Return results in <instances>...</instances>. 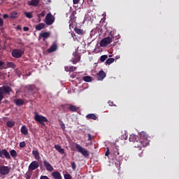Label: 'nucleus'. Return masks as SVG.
<instances>
[{
	"mask_svg": "<svg viewBox=\"0 0 179 179\" xmlns=\"http://www.w3.org/2000/svg\"><path fill=\"white\" fill-rule=\"evenodd\" d=\"M140 138L138 137V136L135 134H131L129 141L130 142H136L137 145H135V148H145L148 145H149L150 141H149V138H148V134L145 131H141L140 133ZM138 139H139L138 141Z\"/></svg>",
	"mask_w": 179,
	"mask_h": 179,
	"instance_id": "1",
	"label": "nucleus"
},
{
	"mask_svg": "<svg viewBox=\"0 0 179 179\" xmlns=\"http://www.w3.org/2000/svg\"><path fill=\"white\" fill-rule=\"evenodd\" d=\"M114 38H115V35L114 33L110 32L109 36L106 38H103L100 42L101 47H107L108 44H111L113 41H114Z\"/></svg>",
	"mask_w": 179,
	"mask_h": 179,
	"instance_id": "2",
	"label": "nucleus"
},
{
	"mask_svg": "<svg viewBox=\"0 0 179 179\" xmlns=\"http://www.w3.org/2000/svg\"><path fill=\"white\" fill-rule=\"evenodd\" d=\"M12 92V88L9 86H3L0 87V106L1 104L2 100L5 97L4 94H9Z\"/></svg>",
	"mask_w": 179,
	"mask_h": 179,
	"instance_id": "3",
	"label": "nucleus"
},
{
	"mask_svg": "<svg viewBox=\"0 0 179 179\" xmlns=\"http://www.w3.org/2000/svg\"><path fill=\"white\" fill-rule=\"evenodd\" d=\"M34 120L35 121L39 122V124H41L42 125H45L44 122H48V119H47V117L38 115L37 112H35Z\"/></svg>",
	"mask_w": 179,
	"mask_h": 179,
	"instance_id": "4",
	"label": "nucleus"
},
{
	"mask_svg": "<svg viewBox=\"0 0 179 179\" xmlns=\"http://www.w3.org/2000/svg\"><path fill=\"white\" fill-rule=\"evenodd\" d=\"M76 149H77L78 152L79 153H81V155H83V156H84L85 157H89V156L90 155L89 151H87L86 148H83V146L79 144H76Z\"/></svg>",
	"mask_w": 179,
	"mask_h": 179,
	"instance_id": "5",
	"label": "nucleus"
},
{
	"mask_svg": "<svg viewBox=\"0 0 179 179\" xmlns=\"http://www.w3.org/2000/svg\"><path fill=\"white\" fill-rule=\"evenodd\" d=\"M23 54H24V50L20 49H14L11 52V55L13 58H22Z\"/></svg>",
	"mask_w": 179,
	"mask_h": 179,
	"instance_id": "6",
	"label": "nucleus"
},
{
	"mask_svg": "<svg viewBox=\"0 0 179 179\" xmlns=\"http://www.w3.org/2000/svg\"><path fill=\"white\" fill-rule=\"evenodd\" d=\"M10 173V167L5 165L0 166V176H8Z\"/></svg>",
	"mask_w": 179,
	"mask_h": 179,
	"instance_id": "7",
	"label": "nucleus"
},
{
	"mask_svg": "<svg viewBox=\"0 0 179 179\" xmlns=\"http://www.w3.org/2000/svg\"><path fill=\"white\" fill-rule=\"evenodd\" d=\"M54 22H55V17H53L52 13H48L45 17V23H46L48 26H51Z\"/></svg>",
	"mask_w": 179,
	"mask_h": 179,
	"instance_id": "8",
	"label": "nucleus"
},
{
	"mask_svg": "<svg viewBox=\"0 0 179 179\" xmlns=\"http://www.w3.org/2000/svg\"><path fill=\"white\" fill-rule=\"evenodd\" d=\"M0 157L1 159H5L6 157L7 160H10V154H9V152H8L6 149L0 150Z\"/></svg>",
	"mask_w": 179,
	"mask_h": 179,
	"instance_id": "9",
	"label": "nucleus"
},
{
	"mask_svg": "<svg viewBox=\"0 0 179 179\" xmlns=\"http://www.w3.org/2000/svg\"><path fill=\"white\" fill-rule=\"evenodd\" d=\"M50 36L51 33L49 31L42 32L39 34V38H43V41H45Z\"/></svg>",
	"mask_w": 179,
	"mask_h": 179,
	"instance_id": "10",
	"label": "nucleus"
},
{
	"mask_svg": "<svg viewBox=\"0 0 179 179\" xmlns=\"http://www.w3.org/2000/svg\"><path fill=\"white\" fill-rule=\"evenodd\" d=\"M43 164L47 170V171H54V167H52V165L50 164L47 160L43 161Z\"/></svg>",
	"mask_w": 179,
	"mask_h": 179,
	"instance_id": "11",
	"label": "nucleus"
},
{
	"mask_svg": "<svg viewBox=\"0 0 179 179\" xmlns=\"http://www.w3.org/2000/svg\"><path fill=\"white\" fill-rule=\"evenodd\" d=\"M38 167H39V165L37 161L32 162L29 166V169L32 171L36 170V169H38Z\"/></svg>",
	"mask_w": 179,
	"mask_h": 179,
	"instance_id": "12",
	"label": "nucleus"
},
{
	"mask_svg": "<svg viewBox=\"0 0 179 179\" xmlns=\"http://www.w3.org/2000/svg\"><path fill=\"white\" fill-rule=\"evenodd\" d=\"M56 50H58V45L56 42H53L50 48L48 49V52H54Z\"/></svg>",
	"mask_w": 179,
	"mask_h": 179,
	"instance_id": "13",
	"label": "nucleus"
},
{
	"mask_svg": "<svg viewBox=\"0 0 179 179\" xmlns=\"http://www.w3.org/2000/svg\"><path fill=\"white\" fill-rule=\"evenodd\" d=\"M52 177H53L54 179H62V176L61 175V173L59 171H54L51 174Z\"/></svg>",
	"mask_w": 179,
	"mask_h": 179,
	"instance_id": "14",
	"label": "nucleus"
},
{
	"mask_svg": "<svg viewBox=\"0 0 179 179\" xmlns=\"http://www.w3.org/2000/svg\"><path fill=\"white\" fill-rule=\"evenodd\" d=\"M55 149H56V150H57V152H59V153H60V155L65 154V150H64V148H62L61 147V145H59L58 144L55 145Z\"/></svg>",
	"mask_w": 179,
	"mask_h": 179,
	"instance_id": "15",
	"label": "nucleus"
},
{
	"mask_svg": "<svg viewBox=\"0 0 179 179\" xmlns=\"http://www.w3.org/2000/svg\"><path fill=\"white\" fill-rule=\"evenodd\" d=\"M40 3V0H31L28 2L29 6H37Z\"/></svg>",
	"mask_w": 179,
	"mask_h": 179,
	"instance_id": "16",
	"label": "nucleus"
},
{
	"mask_svg": "<svg viewBox=\"0 0 179 179\" xmlns=\"http://www.w3.org/2000/svg\"><path fill=\"white\" fill-rule=\"evenodd\" d=\"M36 30L40 31V30H43V29H45V24L39 23L38 25L35 27Z\"/></svg>",
	"mask_w": 179,
	"mask_h": 179,
	"instance_id": "17",
	"label": "nucleus"
},
{
	"mask_svg": "<svg viewBox=\"0 0 179 179\" xmlns=\"http://www.w3.org/2000/svg\"><path fill=\"white\" fill-rule=\"evenodd\" d=\"M32 155L34 156L36 160H40L41 157H40V152L38 150H32Z\"/></svg>",
	"mask_w": 179,
	"mask_h": 179,
	"instance_id": "18",
	"label": "nucleus"
},
{
	"mask_svg": "<svg viewBox=\"0 0 179 179\" xmlns=\"http://www.w3.org/2000/svg\"><path fill=\"white\" fill-rule=\"evenodd\" d=\"M15 104H16V106H23V104H24V101L22 99H15L14 101Z\"/></svg>",
	"mask_w": 179,
	"mask_h": 179,
	"instance_id": "19",
	"label": "nucleus"
},
{
	"mask_svg": "<svg viewBox=\"0 0 179 179\" xmlns=\"http://www.w3.org/2000/svg\"><path fill=\"white\" fill-rule=\"evenodd\" d=\"M21 134L22 135H28L29 134V129L24 125L21 127Z\"/></svg>",
	"mask_w": 179,
	"mask_h": 179,
	"instance_id": "20",
	"label": "nucleus"
},
{
	"mask_svg": "<svg viewBox=\"0 0 179 179\" xmlns=\"http://www.w3.org/2000/svg\"><path fill=\"white\" fill-rule=\"evenodd\" d=\"M112 153H113V156H119L120 150H118V148L117 146L113 147Z\"/></svg>",
	"mask_w": 179,
	"mask_h": 179,
	"instance_id": "21",
	"label": "nucleus"
},
{
	"mask_svg": "<svg viewBox=\"0 0 179 179\" xmlns=\"http://www.w3.org/2000/svg\"><path fill=\"white\" fill-rule=\"evenodd\" d=\"M86 118H87V120H97V116H96V115L94 113H90L86 115Z\"/></svg>",
	"mask_w": 179,
	"mask_h": 179,
	"instance_id": "22",
	"label": "nucleus"
},
{
	"mask_svg": "<svg viewBox=\"0 0 179 179\" xmlns=\"http://www.w3.org/2000/svg\"><path fill=\"white\" fill-rule=\"evenodd\" d=\"M97 76L100 78L101 80H103V79H104V78H106V72H104V71H100Z\"/></svg>",
	"mask_w": 179,
	"mask_h": 179,
	"instance_id": "23",
	"label": "nucleus"
},
{
	"mask_svg": "<svg viewBox=\"0 0 179 179\" xmlns=\"http://www.w3.org/2000/svg\"><path fill=\"white\" fill-rule=\"evenodd\" d=\"M68 108L69 111H72L73 113H75V111H78V110H79V108L74 105H70Z\"/></svg>",
	"mask_w": 179,
	"mask_h": 179,
	"instance_id": "24",
	"label": "nucleus"
},
{
	"mask_svg": "<svg viewBox=\"0 0 179 179\" xmlns=\"http://www.w3.org/2000/svg\"><path fill=\"white\" fill-rule=\"evenodd\" d=\"M26 89L29 90V92H35L36 91V85H29L26 86Z\"/></svg>",
	"mask_w": 179,
	"mask_h": 179,
	"instance_id": "25",
	"label": "nucleus"
},
{
	"mask_svg": "<svg viewBox=\"0 0 179 179\" xmlns=\"http://www.w3.org/2000/svg\"><path fill=\"white\" fill-rule=\"evenodd\" d=\"M74 31L77 34H79L80 36H82L83 34H85V31H83V29H80L78 27H76L74 29Z\"/></svg>",
	"mask_w": 179,
	"mask_h": 179,
	"instance_id": "26",
	"label": "nucleus"
},
{
	"mask_svg": "<svg viewBox=\"0 0 179 179\" xmlns=\"http://www.w3.org/2000/svg\"><path fill=\"white\" fill-rule=\"evenodd\" d=\"M10 19H16V17H19V14L16 11H13L10 14Z\"/></svg>",
	"mask_w": 179,
	"mask_h": 179,
	"instance_id": "27",
	"label": "nucleus"
},
{
	"mask_svg": "<svg viewBox=\"0 0 179 179\" xmlns=\"http://www.w3.org/2000/svg\"><path fill=\"white\" fill-rule=\"evenodd\" d=\"M6 125L8 128H13V127H15V122L13 120H10L6 122Z\"/></svg>",
	"mask_w": 179,
	"mask_h": 179,
	"instance_id": "28",
	"label": "nucleus"
},
{
	"mask_svg": "<svg viewBox=\"0 0 179 179\" xmlns=\"http://www.w3.org/2000/svg\"><path fill=\"white\" fill-rule=\"evenodd\" d=\"M10 156H12L14 159L17 157V152H16V150H11L10 151Z\"/></svg>",
	"mask_w": 179,
	"mask_h": 179,
	"instance_id": "29",
	"label": "nucleus"
},
{
	"mask_svg": "<svg viewBox=\"0 0 179 179\" xmlns=\"http://www.w3.org/2000/svg\"><path fill=\"white\" fill-rule=\"evenodd\" d=\"M7 66L8 68H13V69H15V68H16V64L13 62H7Z\"/></svg>",
	"mask_w": 179,
	"mask_h": 179,
	"instance_id": "30",
	"label": "nucleus"
},
{
	"mask_svg": "<svg viewBox=\"0 0 179 179\" xmlns=\"http://www.w3.org/2000/svg\"><path fill=\"white\" fill-rule=\"evenodd\" d=\"M114 61H115V59L109 58L106 60V64H107V65H111V64H113V62H114Z\"/></svg>",
	"mask_w": 179,
	"mask_h": 179,
	"instance_id": "31",
	"label": "nucleus"
},
{
	"mask_svg": "<svg viewBox=\"0 0 179 179\" xmlns=\"http://www.w3.org/2000/svg\"><path fill=\"white\" fill-rule=\"evenodd\" d=\"M83 80H84V82H92V77L91 76H83Z\"/></svg>",
	"mask_w": 179,
	"mask_h": 179,
	"instance_id": "32",
	"label": "nucleus"
},
{
	"mask_svg": "<svg viewBox=\"0 0 179 179\" xmlns=\"http://www.w3.org/2000/svg\"><path fill=\"white\" fill-rule=\"evenodd\" d=\"M44 16H45V11H42L41 13L38 14V22H41V19H40V17H44Z\"/></svg>",
	"mask_w": 179,
	"mask_h": 179,
	"instance_id": "33",
	"label": "nucleus"
},
{
	"mask_svg": "<svg viewBox=\"0 0 179 179\" xmlns=\"http://www.w3.org/2000/svg\"><path fill=\"white\" fill-rule=\"evenodd\" d=\"M24 15L25 16L28 18V19H31V17H33V13H30V12H24Z\"/></svg>",
	"mask_w": 179,
	"mask_h": 179,
	"instance_id": "34",
	"label": "nucleus"
},
{
	"mask_svg": "<svg viewBox=\"0 0 179 179\" xmlns=\"http://www.w3.org/2000/svg\"><path fill=\"white\" fill-rule=\"evenodd\" d=\"M107 58H108V56L107 55L101 56V57H100L101 62H104V61H106V59H107Z\"/></svg>",
	"mask_w": 179,
	"mask_h": 179,
	"instance_id": "35",
	"label": "nucleus"
},
{
	"mask_svg": "<svg viewBox=\"0 0 179 179\" xmlns=\"http://www.w3.org/2000/svg\"><path fill=\"white\" fill-rule=\"evenodd\" d=\"M31 174H33L32 172H27V173H25V178H26V179H30V178H31Z\"/></svg>",
	"mask_w": 179,
	"mask_h": 179,
	"instance_id": "36",
	"label": "nucleus"
},
{
	"mask_svg": "<svg viewBox=\"0 0 179 179\" xmlns=\"http://www.w3.org/2000/svg\"><path fill=\"white\" fill-rule=\"evenodd\" d=\"M64 179H72V176L69 173L64 174Z\"/></svg>",
	"mask_w": 179,
	"mask_h": 179,
	"instance_id": "37",
	"label": "nucleus"
},
{
	"mask_svg": "<svg viewBox=\"0 0 179 179\" xmlns=\"http://www.w3.org/2000/svg\"><path fill=\"white\" fill-rule=\"evenodd\" d=\"M105 156H110V148L108 147L106 148V152H105Z\"/></svg>",
	"mask_w": 179,
	"mask_h": 179,
	"instance_id": "38",
	"label": "nucleus"
},
{
	"mask_svg": "<svg viewBox=\"0 0 179 179\" xmlns=\"http://www.w3.org/2000/svg\"><path fill=\"white\" fill-rule=\"evenodd\" d=\"M26 147V142L22 141L20 143V148H24Z\"/></svg>",
	"mask_w": 179,
	"mask_h": 179,
	"instance_id": "39",
	"label": "nucleus"
},
{
	"mask_svg": "<svg viewBox=\"0 0 179 179\" xmlns=\"http://www.w3.org/2000/svg\"><path fill=\"white\" fill-rule=\"evenodd\" d=\"M71 167L73 170H76V164L75 162H71Z\"/></svg>",
	"mask_w": 179,
	"mask_h": 179,
	"instance_id": "40",
	"label": "nucleus"
},
{
	"mask_svg": "<svg viewBox=\"0 0 179 179\" xmlns=\"http://www.w3.org/2000/svg\"><path fill=\"white\" fill-rule=\"evenodd\" d=\"M74 59H76V62H79V61H80V56L76 55L75 56Z\"/></svg>",
	"mask_w": 179,
	"mask_h": 179,
	"instance_id": "41",
	"label": "nucleus"
},
{
	"mask_svg": "<svg viewBox=\"0 0 179 179\" xmlns=\"http://www.w3.org/2000/svg\"><path fill=\"white\" fill-rule=\"evenodd\" d=\"M70 72H74V71H76V67L71 66L69 67Z\"/></svg>",
	"mask_w": 179,
	"mask_h": 179,
	"instance_id": "42",
	"label": "nucleus"
},
{
	"mask_svg": "<svg viewBox=\"0 0 179 179\" xmlns=\"http://www.w3.org/2000/svg\"><path fill=\"white\" fill-rule=\"evenodd\" d=\"M40 179H50V178H48V176H41L40 177Z\"/></svg>",
	"mask_w": 179,
	"mask_h": 179,
	"instance_id": "43",
	"label": "nucleus"
},
{
	"mask_svg": "<svg viewBox=\"0 0 179 179\" xmlns=\"http://www.w3.org/2000/svg\"><path fill=\"white\" fill-rule=\"evenodd\" d=\"M87 136H88V141H92L93 137H92V134H88Z\"/></svg>",
	"mask_w": 179,
	"mask_h": 179,
	"instance_id": "44",
	"label": "nucleus"
},
{
	"mask_svg": "<svg viewBox=\"0 0 179 179\" xmlns=\"http://www.w3.org/2000/svg\"><path fill=\"white\" fill-rule=\"evenodd\" d=\"M80 0H73V3L74 5H76L77 3H79Z\"/></svg>",
	"mask_w": 179,
	"mask_h": 179,
	"instance_id": "45",
	"label": "nucleus"
},
{
	"mask_svg": "<svg viewBox=\"0 0 179 179\" xmlns=\"http://www.w3.org/2000/svg\"><path fill=\"white\" fill-rule=\"evenodd\" d=\"M71 20H75V15L73 14H71L70 16Z\"/></svg>",
	"mask_w": 179,
	"mask_h": 179,
	"instance_id": "46",
	"label": "nucleus"
},
{
	"mask_svg": "<svg viewBox=\"0 0 179 179\" xmlns=\"http://www.w3.org/2000/svg\"><path fill=\"white\" fill-rule=\"evenodd\" d=\"M71 62H73V65L76 64L77 62L76 59H71Z\"/></svg>",
	"mask_w": 179,
	"mask_h": 179,
	"instance_id": "47",
	"label": "nucleus"
},
{
	"mask_svg": "<svg viewBox=\"0 0 179 179\" xmlns=\"http://www.w3.org/2000/svg\"><path fill=\"white\" fill-rule=\"evenodd\" d=\"M29 27H24L23 30L24 31H29Z\"/></svg>",
	"mask_w": 179,
	"mask_h": 179,
	"instance_id": "48",
	"label": "nucleus"
},
{
	"mask_svg": "<svg viewBox=\"0 0 179 179\" xmlns=\"http://www.w3.org/2000/svg\"><path fill=\"white\" fill-rule=\"evenodd\" d=\"M70 66H66L64 69H65V71L66 72H70Z\"/></svg>",
	"mask_w": 179,
	"mask_h": 179,
	"instance_id": "49",
	"label": "nucleus"
},
{
	"mask_svg": "<svg viewBox=\"0 0 179 179\" xmlns=\"http://www.w3.org/2000/svg\"><path fill=\"white\" fill-rule=\"evenodd\" d=\"M108 104H109V106H115V105L114 104V102H113V101H108Z\"/></svg>",
	"mask_w": 179,
	"mask_h": 179,
	"instance_id": "50",
	"label": "nucleus"
},
{
	"mask_svg": "<svg viewBox=\"0 0 179 179\" xmlns=\"http://www.w3.org/2000/svg\"><path fill=\"white\" fill-rule=\"evenodd\" d=\"M3 19H8V17H9V15L8 14H4L3 15Z\"/></svg>",
	"mask_w": 179,
	"mask_h": 179,
	"instance_id": "51",
	"label": "nucleus"
},
{
	"mask_svg": "<svg viewBox=\"0 0 179 179\" xmlns=\"http://www.w3.org/2000/svg\"><path fill=\"white\" fill-rule=\"evenodd\" d=\"M4 62L2 61H0V68L3 65Z\"/></svg>",
	"mask_w": 179,
	"mask_h": 179,
	"instance_id": "52",
	"label": "nucleus"
},
{
	"mask_svg": "<svg viewBox=\"0 0 179 179\" xmlns=\"http://www.w3.org/2000/svg\"><path fill=\"white\" fill-rule=\"evenodd\" d=\"M71 15H74V16H75V15H76V10H73V11H72V14Z\"/></svg>",
	"mask_w": 179,
	"mask_h": 179,
	"instance_id": "53",
	"label": "nucleus"
},
{
	"mask_svg": "<svg viewBox=\"0 0 179 179\" xmlns=\"http://www.w3.org/2000/svg\"><path fill=\"white\" fill-rule=\"evenodd\" d=\"M62 129H65V124L62 125Z\"/></svg>",
	"mask_w": 179,
	"mask_h": 179,
	"instance_id": "54",
	"label": "nucleus"
},
{
	"mask_svg": "<svg viewBox=\"0 0 179 179\" xmlns=\"http://www.w3.org/2000/svg\"><path fill=\"white\" fill-rule=\"evenodd\" d=\"M17 29H20V26H18V27H17Z\"/></svg>",
	"mask_w": 179,
	"mask_h": 179,
	"instance_id": "55",
	"label": "nucleus"
},
{
	"mask_svg": "<svg viewBox=\"0 0 179 179\" xmlns=\"http://www.w3.org/2000/svg\"><path fill=\"white\" fill-rule=\"evenodd\" d=\"M0 76H1V73H0Z\"/></svg>",
	"mask_w": 179,
	"mask_h": 179,
	"instance_id": "56",
	"label": "nucleus"
}]
</instances>
